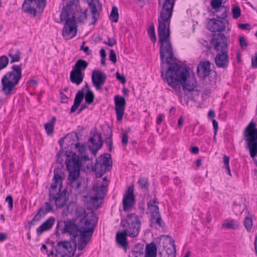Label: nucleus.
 <instances>
[{
    "label": "nucleus",
    "mask_w": 257,
    "mask_h": 257,
    "mask_svg": "<svg viewBox=\"0 0 257 257\" xmlns=\"http://www.w3.org/2000/svg\"><path fill=\"white\" fill-rule=\"evenodd\" d=\"M128 137L126 133H123L121 138V143L123 146H126L128 143Z\"/></svg>",
    "instance_id": "864d4df0"
},
{
    "label": "nucleus",
    "mask_w": 257,
    "mask_h": 257,
    "mask_svg": "<svg viewBox=\"0 0 257 257\" xmlns=\"http://www.w3.org/2000/svg\"><path fill=\"white\" fill-rule=\"evenodd\" d=\"M84 150V147L82 146L81 147L79 148V151L81 152V159L82 161L89 160V157L86 155H83L82 152Z\"/></svg>",
    "instance_id": "6e6d98bb"
},
{
    "label": "nucleus",
    "mask_w": 257,
    "mask_h": 257,
    "mask_svg": "<svg viewBox=\"0 0 257 257\" xmlns=\"http://www.w3.org/2000/svg\"><path fill=\"white\" fill-rule=\"evenodd\" d=\"M211 43L216 51H227L228 39L223 34L214 35Z\"/></svg>",
    "instance_id": "9d476101"
},
{
    "label": "nucleus",
    "mask_w": 257,
    "mask_h": 257,
    "mask_svg": "<svg viewBox=\"0 0 257 257\" xmlns=\"http://www.w3.org/2000/svg\"><path fill=\"white\" fill-rule=\"evenodd\" d=\"M94 99V95L92 91L88 90L85 95V102L88 104L92 103Z\"/></svg>",
    "instance_id": "58836bf2"
},
{
    "label": "nucleus",
    "mask_w": 257,
    "mask_h": 257,
    "mask_svg": "<svg viewBox=\"0 0 257 257\" xmlns=\"http://www.w3.org/2000/svg\"><path fill=\"white\" fill-rule=\"evenodd\" d=\"M106 187V185L104 184H101L100 186H94L93 190L95 192V196L102 199L104 197Z\"/></svg>",
    "instance_id": "72a5a7b5"
},
{
    "label": "nucleus",
    "mask_w": 257,
    "mask_h": 257,
    "mask_svg": "<svg viewBox=\"0 0 257 257\" xmlns=\"http://www.w3.org/2000/svg\"><path fill=\"white\" fill-rule=\"evenodd\" d=\"M215 63L218 68L225 69L227 67L229 63V57L227 51L220 52L215 58Z\"/></svg>",
    "instance_id": "dca6fc26"
},
{
    "label": "nucleus",
    "mask_w": 257,
    "mask_h": 257,
    "mask_svg": "<svg viewBox=\"0 0 257 257\" xmlns=\"http://www.w3.org/2000/svg\"><path fill=\"white\" fill-rule=\"evenodd\" d=\"M22 64H14L12 66V71L7 72L2 78V91L9 96L11 95L13 90L22 77Z\"/></svg>",
    "instance_id": "7ed1b4c3"
},
{
    "label": "nucleus",
    "mask_w": 257,
    "mask_h": 257,
    "mask_svg": "<svg viewBox=\"0 0 257 257\" xmlns=\"http://www.w3.org/2000/svg\"><path fill=\"white\" fill-rule=\"evenodd\" d=\"M232 12L233 18L237 19L240 16L241 11L239 7L236 6L233 8Z\"/></svg>",
    "instance_id": "de8ad7c7"
},
{
    "label": "nucleus",
    "mask_w": 257,
    "mask_h": 257,
    "mask_svg": "<svg viewBox=\"0 0 257 257\" xmlns=\"http://www.w3.org/2000/svg\"><path fill=\"white\" fill-rule=\"evenodd\" d=\"M118 9L115 6H113L109 16L110 20L112 22L116 23L118 22Z\"/></svg>",
    "instance_id": "c9c22d12"
},
{
    "label": "nucleus",
    "mask_w": 257,
    "mask_h": 257,
    "mask_svg": "<svg viewBox=\"0 0 257 257\" xmlns=\"http://www.w3.org/2000/svg\"><path fill=\"white\" fill-rule=\"evenodd\" d=\"M135 203L134 195V188L130 186L127 190L122 200L123 209L124 211H128L132 209Z\"/></svg>",
    "instance_id": "ddd939ff"
},
{
    "label": "nucleus",
    "mask_w": 257,
    "mask_h": 257,
    "mask_svg": "<svg viewBox=\"0 0 257 257\" xmlns=\"http://www.w3.org/2000/svg\"><path fill=\"white\" fill-rule=\"evenodd\" d=\"M82 51H83L84 53H85L87 55H89L91 54V51L89 50V48L88 47L86 46L85 47Z\"/></svg>",
    "instance_id": "338daca9"
},
{
    "label": "nucleus",
    "mask_w": 257,
    "mask_h": 257,
    "mask_svg": "<svg viewBox=\"0 0 257 257\" xmlns=\"http://www.w3.org/2000/svg\"><path fill=\"white\" fill-rule=\"evenodd\" d=\"M60 98L61 100V102L63 103L67 102L68 99V97L62 92L60 93Z\"/></svg>",
    "instance_id": "680f3d73"
},
{
    "label": "nucleus",
    "mask_w": 257,
    "mask_h": 257,
    "mask_svg": "<svg viewBox=\"0 0 257 257\" xmlns=\"http://www.w3.org/2000/svg\"><path fill=\"white\" fill-rule=\"evenodd\" d=\"M157 246L155 243L152 242L146 246L145 257H156Z\"/></svg>",
    "instance_id": "473e14b6"
},
{
    "label": "nucleus",
    "mask_w": 257,
    "mask_h": 257,
    "mask_svg": "<svg viewBox=\"0 0 257 257\" xmlns=\"http://www.w3.org/2000/svg\"><path fill=\"white\" fill-rule=\"evenodd\" d=\"M222 0H211L210 4L212 9L216 11H221L222 13L221 15H217V18L224 19L227 17V10L225 8L222 7Z\"/></svg>",
    "instance_id": "412c9836"
},
{
    "label": "nucleus",
    "mask_w": 257,
    "mask_h": 257,
    "mask_svg": "<svg viewBox=\"0 0 257 257\" xmlns=\"http://www.w3.org/2000/svg\"><path fill=\"white\" fill-rule=\"evenodd\" d=\"M251 67L253 68H257V53H255L254 57L252 58Z\"/></svg>",
    "instance_id": "052dcab7"
},
{
    "label": "nucleus",
    "mask_w": 257,
    "mask_h": 257,
    "mask_svg": "<svg viewBox=\"0 0 257 257\" xmlns=\"http://www.w3.org/2000/svg\"><path fill=\"white\" fill-rule=\"evenodd\" d=\"M88 63L84 60L79 59L73 66L72 69L79 72H82L88 67Z\"/></svg>",
    "instance_id": "7c9ffc66"
},
{
    "label": "nucleus",
    "mask_w": 257,
    "mask_h": 257,
    "mask_svg": "<svg viewBox=\"0 0 257 257\" xmlns=\"http://www.w3.org/2000/svg\"><path fill=\"white\" fill-rule=\"evenodd\" d=\"M92 83L97 90L100 91L106 79L105 73L98 69H94L92 72Z\"/></svg>",
    "instance_id": "f8f14e48"
},
{
    "label": "nucleus",
    "mask_w": 257,
    "mask_h": 257,
    "mask_svg": "<svg viewBox=\"0 0 257 257\" xmlns=\"http://www.w3.org/2000/svg\"><path fill=\"white\" fill-rule=\"evenodd\" d=\"M211 63L209 61L200 62L197 67V75L203 78L208 76L211 71Z\"/></svg>",
    "instance_id": "f3484780"
},
{
    "label": "nucleus",
    "mask_w": 257,
    "mask_h": 257,
    "mask_svg": "<svg viewBox=\"0 0 257 257\" xmlns=\"http://www.w3.org/2000/svg\"><path fill=\"white\" fill-rule=\"evenodd\" d=\"M108 146H109V150L110 151L112 150V145H113L112 139V135H110L108 137Z\"/></svg>",
    "instance_id": "69168bd1"
},
{
    "label": "nucleus",
    "mask_w": 257,
    "mask_h": 257,
    "mask_svg": "<svg viewBox=\"0 0 257 257\" xmlns=\"http://www.w3.org/2000/svg\"><path fill=\"white\" fill-rule=\"evenodd\" d=\"M223 162L225 165V168L229 167V158L228 157L226 156H224L223 157Z\"/></svg>",
    "instance_id": "0e129e2a"
},
{
    "label": "nucleus",
    "mask_w": 257,
    "mask_h": 257,
    "mask_svg": "<svg viewBox=\"0 0 257 257\" xmlns=\"http://www.w3.org/2000/svg\"><path fill=\"white\" fill-rule=\"evenodd\" d=\"M138 183L142 189L147 190L149 187V183L147 178H141L139 179Z\"/></svg>",
    "instance_id": "79ce46f5"
},
{
    "label": "nucleus",
    "mask_w": 257,
    "mask_h": 257,
    "mask_svg": "<svg viewBox=\"0 0 257 257\" xmlns=\"http://www.w3.org/2000/svg\"><path fill=\"white\" fill-rule=\"evenodd\" d=\"M223 227L227 228H232V229H236L239 226L237 222L234 220H231L226 222H224L222 224Z\"/></svg>",
    "instance_id": "ea45409f"
},
{
    "label": "nucleus",
    "mask_w": 257,
    "mask_h": 257,
    "mask_svg": "<svg viewBox=\"0 0 257 257\" xmlns=\"http://www.w3.org/2000/svg\"><path fill=\"white\" fill-rule=\"evenodd\" d=\"M102 199V198H98L96 196L91 197L88 202V207L91 209L98 208L101 205V202L100 200Z\"/></svg>",
    "instance_id": "2f4dec72"
},
{
    "label": "nucleus",
    "mask_w": 257,
    "mask_h": 257,
    "mask_svg": "<svg viewBox=\"0 0 257 257\" xmlns=\"http://www.w3.org/2000/svg\"><path fill=\"white\" fill-rule=\"evenodd\" d=\"M238 27L242 30H249L250 29V26L248 24H241L239 23L238 25Z\"/></svg>",
    "instance_id": "bf43d9fd"
},
{
    "label": "nucleus",
    "mask_w": 257,
    "mask_h": 257,
    "mask_svg": "<svg viewBox=\"0 0 257 257\" xmlns=\"http://www.w3.org/2000/svg\"><path fill=\"white\" fill-rule=\"evenodd\" d=\"M105 43L108 45L109 46L112 47L116 44V41L114 38H108V41L107 42H105Z\"/></svg>",
    "instance_id": "13d9d810"
},
{
    "label": "nucleus",
    "mask_w": 257,
    "mask_h": 257,
    "mask_svg": "<svg viewBox=\"0 0 257 257\" xmlns=\"http://www.w3.org/2000/svg\"><path fill=\"white\" fill-rule=\"evenodd\" d=\"M116 77L117 80H119L122 84L126 82V79L123 75H120L118 72L116 73Z\"/></svg>",
    "instance_id": "5fc2aeb1"
},
{
    "label": "nucleus",
    "mask_w": 257,
    "mask_h": 257,
    "mask_svg": "<svg viewBox=\"0 0 257 257\" xmlns=\"http://www.w3.org/2000/svg\"><path fill=\"white\" fill-rule=\"evenodd\" d=\"M114 101L116 119L117 121H120L122 119L124 112L126 104L125 100L123 97L116 95L114 97Z\"/></svg>",
    "instance_id": "4468645a"
},
{
    "label": "nucleus",
    "mask_w": 257,
    "mask_h": 257,
    "mask_svg": "<svg viewBox=\"0 0 257 257\" xmlns=\"http://www.w3.org/2000/svg\"><path fill=\"white\" fill-rule=\"evenodd\" d=\"M54 181L59 182V181H61L63 177L59 173V172H57L56 170H54Z\"/></svg>",
    "instance_id": "603ef678"
},
{
    "label": "nucleus",
    "mask_w": 257,
    "mask_h": 257,
    "mask_svg": "<svg viewBox=\"0 0 257 257\" xmlns=\"http://www.w3.org/2000/svg\"><path fill=\"white\" fill-rule=\"evenodd\" d=\"M46 6V0H25L22 11L33 17H35L37 13H41Z\"/></svg>",
    "instance_id": "0eeeda50"
},
{
    "label": "nucleus",
    "mask_w": 257,
    "mask_h": 257,
    "mask_svg": "<svg viewBox=\"0 0 257 257\" xmlns=\"http://www.w3.org/2000/svg\"><path fill=\"white\" fill-rule=\"evenodd\" d=\"M70 15L68 11V8L67 7L64 8L63 9L62 12L60 15V22H63V21H67L68 19H70L71 18H69Z\"/></svg>",
    "instance_id": "a19ab883"
},
{
    "label": "nucleus",
    "mask_w": 257,
    "mask_h": 257,
    "mask_svg": "<svg viewBox=\"0 0 257 257\" xmlns=\"http://www.w3.org/2000/svg\"><path fill=\"white\" fill-rule=\"evenodd\" d=\"M150 226L156 228L164 227L165 223L162 219L161 214L151 217Z\"/></svg>",
    "instance_id": "a878e982"
},
{
    "label": "nucleus",
    "mask_w": 257,
    "mask_h": 257,
    "mask_svg": "<svg viewBox=\"0 0 257 257\" xmlns=\"http://www.w3.org/2000/svg\"><path fill=\"white\" fill-rule=\"evenodd\" d=\"M43 215H43L42 212L40 211V210L39 209L38 212L34 217L33 220H35L36 221H39Z\"/></svg>",
    "instance_id": "4d7b16f0"
},
{
    "label": "nucleus",
    "mask_w": 257,
    "mask_h": 257,
    "mask_svg": "<svg viewBox=\"0 0 257 257\" xmlns=\"http://www.w3.org/2000/svg\"><path fill=\"white\" fill-rule=\"evenodd\" d=\"M175 1L159 0V6L162 4L158 20V34L161 44V75L166 79L168 85L172 87L180 100L182 97L181 85L187 99L194 101L199 95V91L195 89L197 86L195 77L194 75H191L186 68L177 64L175 62L176 59L173 57L170 27Z\"/></svg>",
    "instance_id": "f257e3e1"
},
{
    "label": "nucleus",
    "mask_w": 257,
    "mask_h": 257,
    "mask_svg": "<svg viewBox=\"0 0 257 257\" xmlns=\"http://www.w3.org/2000/svg\"><path fill=\"white\" fill-rule=\"evenodd\" d=\"M109 58L113 63H116L117 59L116 54L113 50H110V53L109 55Z\"/></svg>",
    "instance_id": "8fccbe9b"
},
{
    "label": "nucleus",
    "mask_w": 257,
    "mask_h": 257,
    "mask_svg": "<svg viewBox=\"0 0 257 257\" xmlns=\"http://www.w3.org/2000/svg\"><path fill=\"white\" fill-rule=\"evenodd\" d=\"M84 96V88L79 90L76 94L74 104L70 109L71 113L74 112L80 106Z\"/></svg>",
    "instance_id": "5701e85b"
},
{
    "label": "nucleus",
    "mask_w": 257,
    "mask_h": 257,
    "mask_svg": "<svg viewBox=\"0 0 257 257\" xmlns=\"http://www.w3.org/2000/svg\"><path fill=\"white\" fill-rule=\"evenodd\" d=\"M126 235H127V233L124 230L123 232H118L116 235V241L123 247H125L127 245Z\"/></svg>",
    "instance_id": "c756f323"
},
{
    "label": "nucleus",
    "mask_w": 257,
    "mask_h": 257,
    "mask_svg": "<svg viewBox=\"0 0 257 257\" xmlns=\"http://www.w3.org/2000/svg\"><path fill=\"white\" fill-rule=\"evenodd\" d=\"M77 26L75 20L70 19L67 20L62 30V36L66 39L73 38L77 34Z\"/></svg>",
    "instance_id": "9b49d317"
},
{
    "label": "nucleus",
    "mask_w": 257,
    "mask_h": 257,
    "mask_svg": "<svg viewBox=\"0 0 257 257\" xmlns=\"http://www.w3.org/2000/svg\"><path fill=\"white\" fill-rule=\"evenodd\" d=\"M84 74L83 72H79L72 70L70 75L71 82L77 85H80L83 80Z\"/></svg>",
    "instance_id": "b1692460"
},
{
    "label": "nucleus",
    "mask_w": 257,
    "mask_h": 257,
    "mask_svg": "<svg viewBox=\"0 0 257 257\" xmlns=\"http://www.w3.org/2000/svg\"><path fill=\"white\" fill-rule=\"evenodd\" d=\"M239 45L242 48V49L244 50L246 49L248 46V43H247L246 41L244 39V38L242 36H240L239 38Z\"/></svg>",
    "instance_id": "09e8293b"
},
{
    "label": "nucleus",
    "mask_w": 257,
    "mask_h": 257,
    "mask_svg": "<svg viewBox=\"0 0 257 257\" xmlns=\"http://www.w3.org/2000/svg\"><path fill=\"white\" fill-rule=\"evenodd\" d=\"M212 124H213V128H214V132H215V136H216L218 128V122L215 119H213L212 120Z\"/></svg>",
    "instance_id": "e2e57ef3"
},
{
    "label": "nucleus",
    "mask_w": 257,
    "mask_h": 257,
    "mask_svg": "<svg viewBox=\"0 0 257 257\" xmlns=\"http://www.w3.org/2000/svg\"><path fill=\"white\" fill-rule=\"evenodd\" d=\"M6 201L8 202L10 210H12L13 207V199L12 196L8 195L6 198Z\"/></svg>",
    "instance_id": "3c124183"
},
{
    "label": "nucleus",
    "mask_w": 257,
    "mask_h": 257,
    "mask_svg": "<svg viewBox=\"0 0 257 257\" xmlns=\"http://www.w3.org/2000/svg\"><path fill=\"white\" fill-rule=\"evenodd\" d=\"M99 164L110 168L112 166L110 155L108 154H104L102 157Z\"/></svg>",
    "instance_id": "f704fd0d"
},
{
    "label": "nucleus",
    "mask_w": 257,
    "mask_h": 257,
    "mask_svg": "<svg viewBox=\"0 0 257 257\" xmlns=\"http://www.w3.org/2000/svg\"><path fill=\"white\" fill-rule=\"evenodd\" d=\"M45 129L48 135L53 134L54 131V122L50 121L45 124Z\"/></svg>",
    "instance_id": "c03bdc74"
},
{
    "label": "nucleus",
    "mask_w": 257,
    "mask_h": 257,
    "mask_svg": "<svg viewBox=\"0 0 257 257\" xmlns=\"http://www.w3.org/2000/svg\"><path fill=\"white\" fill-rule=\"evenodd\" d=\"M88 141L91 144V146H89L88 148L93 153L102 147L103 142L101 134L97 133H94Z\"/></svg>",
    "instance_id": "2eb2a0df"
},
{
    "label": "nucleus",
    "mask_w": 257,
    "mask_h": 257,
    "mask_svg": "<svg viewBox=\"0 0 257 257\" xmlns=\"http://www.w3.org/2000/svg\"><path fill=\"white\" fill-rule=\"evenodd\" d=\"M208 29L212 32H222L225 30V25L223 21L215 19H211L207 24Z\"/></svg>",
    "instance_id": "a211bd4d"
},
{
    "label": "nucleus",
    "mask_w": 257,
    "mask_h": 257,
    "mask_svg": "<svg viewBox=\"0 0 257 257\" xmlns=\"http://www.w3.org/2000/svg\"><path fill=\"white\" fill-rule=\"evenodd\" d=\"M109 169L110 168L97 163L94 167V170L96 177H101L106 172L108 171Z\"/></svg>",
    "instance_id": "c85d7f7f"
},
{
    "label": "nucleus",
    "mask_w": 257,
    "mask_h": 257,
    "mask_svg": "<svg viewBox=\"0 0 257 257\" xmlns=\"http://www.w3.org/2000/svg\"><path fill=\"white\" fill-rule=\"evenodd\" d=\"M243 224L247 231L250 232L252 229L253 225L252 219L251 216H248L245 218Z\"/></svg>",
    "instance_id": "4c0bfd02"
},
{
    "label": "nucleus",
    "mask_w": 257,
    "mask_h": 257,
    "mask_svg": "<svg viewBox=\"0 0 257 257\" xmlns=\"http://www.w3.org/2000/svg\"><path fill=\"white\" fill-rule=\"evenodd\" d=\"M58 183V182L54 181V182L51 185L49 189V197L55 195L58 193L57 192Z\"/></svg>",
    "instance_id": "a18cd8bd"
},
{
    "label": "nucleus",
    "mask_w": 257,
    "mask_h": 257,
    "mask_svg": "<svg viewBox=\"0 0 257 257\" xmlns=\"http://www.w3.org/2000/svg\"><path fill=\"white\" fill-rule=\"evenodd\" d=\"M40 211L42 212L43 215H45L49 212H53L52 206L48 202H46L44 205L40 209Z\"/></svg>",
    "instance_id": "e433bc0d"
},
{
    "label": "nucleus",
    "mask_w": 257,
    "mask_h": 257,
    "mask_svg": "<svg viewBox=\"0 0 257 257\" xmlns=\"http://www.w3.org/2000/svg\"><path fill=\"white\" fill-rule=\"evenodd\" d=\"M9 60L6 55H3L0 57V71L5 68L8 65Z\"/></svg>",
    "instance_id": "37998d69"
},
{
    "label": "nucleus",
    "mask_w": 257,
    "mask_h": 257,
    "mask_svg": "<svg viewBox=\"0 0 257 257\" xmlns=\"http://www.w3.org/2000/svg\"><path fill=\"white\" fill-rule=\"evenodd\" d=\"M191 152L194 154H196L199 152V148L197 147H192L191 148Z\"/></svg>",
    "instance_id": "774afa93"
},
{
    "label": "nucleus",
    "mask_w": 257,
    "mask_h": 257,
    "mask_svg": "<svg viewBox=\"0 0 257 257\" xmlns=\"http://www.w3.org/2000/svg\"><path fill=\"white\" fill-rule=\"evenodd\" d=\"M157 242L159 247H162L165 249L167 245L170 244L173 247L172 248H168L166 250L168 257H176V246L174 240L171 237L167 235H161L157 238Z\"/></svg>",
    "instance_id": "1a4fd4ad"
},
{
    "label": "nucleus",
    "mask_w": 257,
    "mask_h": 257,
    "mask_svg": "<svg viewBox=\"0 0 257 257\" xmlns=\"http://www.w3.org/2000/svg\"><path fill=\"white\" fill-rule=\"evenodd\" d=\"M256 124L251 121L243 131V136L247 143V148L252 159L257 155V128Z\"/></svg>",
    "instance_id": "39448f33"
},
{
    "label": "nucleus",
    "mask_w": 257,
    "mask_h": 257,
    "mask_svg": "<svg viewBox=\"0 0 257 257\" xmlns=\"http://www.w3.org/2000/svg\"><path fill=\"white\" fill-rule=\"evenodd\" d=\"M55 219L54 217H49L39 227L37 228L36 232L38 235H41L43 232L49 230L53 227Z\"/></svg>",
    "instance_id": "4be33fe9"
},
{
    "label": "nucleus",
    "mask_w": 257,
    "mask_h": 257,
    "mask_svg": "<svg viewBox=\"0 0 257 257\" xmlns=\"http://www.w3.org/2000/svg\"><path fill=\"white\" fill-rule=\"evenodd\" d=\"M77 248L76 241H60L56 246V257H72Z\"/></svg>",
    "instance_id": "423d86ee"
},
{
    "label": "nucleus",
    "mask_w": 257,
    "mask_h": 257,
    "mask_svg": "<svg viewBox=\"0 0 257 257\" xmlns=\"http://www.w3.org/2000/svg\"><path fill=\"white\" fill-rule=\"evenodd\" d=\"M49 200L50 201L55 200V205L58 208L63 207L66 204L67 201L66 195L62 193H60V189H59V192L56 194L50 196Z\"/></svg>",
    "instance_id": "aec40b11"
},
{
    "label": "nucleus",
    "mask_w": 257,
    "mask_h": 257,
    "mask_svg": "<svg viewBox=\"0 0 257 257\" xmlns=\"http://www.w3.org/2000/svg\"><path fill=\"white\" fill-rule=\"evenodd\" d=\"M76 215L77 217L81 218V226L78 228L71 220L65 221L62 233L68 234L70 236V240L73 241H76V238L79 235L78 249L82 250L90 241L97 222L98 217L93 211L86 213L83 208L77 209Z\"/></svg>",
    "instance_id": "f03ea898"
},
{
    "label": "nucleus",
    "mask_w": 257,
    "mask_h": 257,
    "mask_svg": "<svg viewBox=\"0 0 257 257\" xmlns=\"http://www.w3.org/2000/svg\"><path fill=\"white\" fill-rule=\"evenodd\" d=\"M148 33L152 41L155 42L156 41V37L155 32L154 26L153 25L150 27Z\"/></svg>",
    "instance_id": "49530a36"
},
{
    "label": "nucleus",
    "mask_w": 257,
    "mask_h": 257,
    "mask_svg": "<svg viewBox=\"0 0 257 257\" xmlns=\"http://www.w3.org/2000/svg\"><path fill=\"white\" fill-rule=\"evenodd\" d=\"M127 223V227L124 230L127 233V236L131 237L137 236L141 228V221L138 216L135 214H129L127 216L126 220Z\"/></svg>",
    "instance_id": "6e6552de"
},
{
    "label": "nucleus",
    "mask_w": 257,
    "mask_h": 257,
    "mask_svg": "<svg viewBox=\"0 0 257 257\" xmlns=\"http://www.w3.org/2000/svg\"><path fill=\"white\" fill-rule=\"evenodd\" d=\"M74 8L76 9V12H74L71 19H73L75 22L76 21L78 23H84L87 17V10L85 9H82L75 4L74 5Z\"/></svg>",
    "instance_id": "6ab92c4d"
},
{
    "label": "nucleus",
    "mask_w": 257,
    "mask_h": 257,
    "mask_svg": "<svg viewBox=\"0 0 257 257\" xmlns=\"http://www.w3.org/2000/svg\"><path fill=\"white\" fill-rule=\"evenodd\" d=\"M158 203L155 197H154L153 200H150L149 202H148V209L151 213V217L160 214L159 207L156 205V204Z\"/></svg>",
    "instance_id": "bb28decb"
},
{
    "label": "nucleus",
    "mask_w": 257,
    "mask_h": 257,
    "mask_svg": "<svg viewBox=\"0 0 257 257\" xmlns=\"http://www.w3.org/2000/svg\"><path fill=\"white\" fill-rule=\"evenodd\" d=\"M65 140L69 143L68 145H74L76 148H79L80 145L77 142L79 140V137L77 133L72 132L68 134L65 137Z\"/></svg>",
    "instance_id": "393cba45"
},
{
    "label": "nucleus",
    "mask_w": 257,
    "mask_h": 257,
    "mask_svg": "<svg viewBox=\"0 0 257 257\" xmlns=\"http://www.w3.org/2000/svg\"><path fill=\"white\" fill-rule=\"evenodd\" d=\"M21 52L16 48H13L9 51L8 56L11 58V63L18 62L20 60Z\"/></svg>",
    "instance_id": "cd10ccee"
},
{
    "label": "nucleus",
    "mask_w": 257,
    "mask_h": 257,
    "mask_svg": "<svg viewBox=\"0 0 257 257\" xmlns=\"http://www.w3.org/2000/svg\"><path fill=\"white\" fill-rule=\"evenodd\" d=\"M65 164L69 173L68 184L72 188L77 190L81 185V180L79 178L81 166L79 157L73 154L71 158H68L65 160Z\"/></svg>",
    "instance_id": "20e7f679"
}]
</instances>
